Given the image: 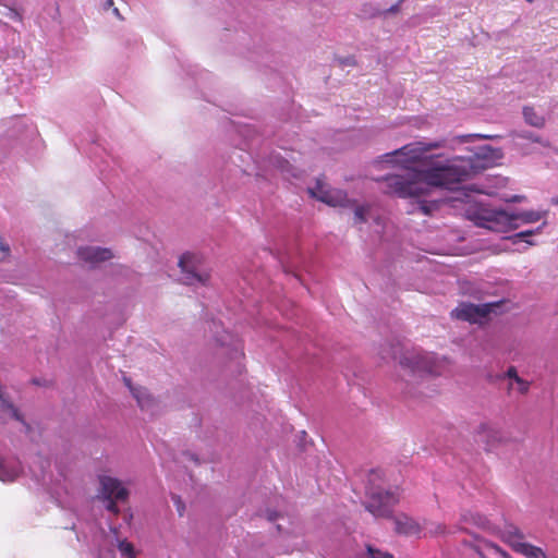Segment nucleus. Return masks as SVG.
<instances>
[{
	"instance_id": "14",
	"label": "nucleus",
	"mask_w": 558,
	"mask_h": 558,
	"mask_svg": "<svg viewBox=\"0 0 558 558\" xmlns=\"http://www.w3.org/2000/svg\"><path fill=\"white\" fill-rule=\"evenodd\" d=\"M523 117L525 122L534 128L541 129L545 125V118L538 114L533 107H524Z\"/></svg>"
},
{
	"instance_id": "12",
	"label": "nucleus",
	"mask_w": 558,
	"mask_h": 558,
	"mask_svg": "<svg viewBox=\"0 0 558 558\" xmlns=\"http://www.w3.org/2000/svg\"><path fill=\"white\" fill-rule=\"evenodd\" d=\"M124 383L131 390L133 397L137 400L141 409H148L153 404V398L141 387H133L130 378L124 377Z\"/></svg>"
},
{
	"instance_id": "33",
	"label": "nucleus",
	"mask_w": 558,
	"mask_h": 558,
	"mask_svg": "<svg viewBox=\"0 0 558 558\" xmlns=\"http://www.w3.org/2000/svg\"><path fill=\"white\" fill-rule=\"evenodd\" d=\"M472 135H463V136H460V142H469V138L471 137Z\"/></svg>"
},
{
	"instance_id": "29",
	"label": "nucleus",
	"mask_w": 558,
	"mask_h": 558,
	"mask_svg": "<svg viewBox=\"0 0 558 558\" xmlns=\"http://www.w3.org/2000/svg\"><path fill=\"white\" fill-rule=\"evenodd\" d=\"M0 250H1L2 252H4L7 255H8V254H9V252H10V247H9V245H8V244H4V243H2V242H0Z\"/></svg>"
},
{
	"instance_id": "7",
	"label": "nucleus",
	"mask_w": 558,
	"mask_h": 558,
	"mask_svg": "<svg viewBox=\"0 0 558 558\" xmlns=\"http://www.w3.org/2000/svg\"><path fill=\"white\" fill-rule=\"evenodd\" d=\"M520 547L519 553L524 555L526 558H546L543 550L536 546L525 543ZM477 553L481 558H511L507 551L490 542H484L480 545Z\"/></svg>"
},
{
	"instance_id": "13",
	"label": "nucleus",
	"mask_w": 558,
	"mask_h": 558,
	"mask_svg": "<svg viewBox=\"0 0 558 558\" xmlns=\"http://www.w3.org/2000/svg\"><path fill=\"white\" fill-rule=\"evenodd\" d=\"M502 539L517 553H519L520 546L525 544L522 542L523 535L514 526H510L502 532Z\"/></svg>"
},
{
	"instance_id": "36",
	"label": "nucleus",
	"mask_w": 558,
	"mask_h": 558,
	"mask_svg": "<svg viewBox=\"0 0 558 558\" xmlns=\"http://www.w3.org/2000/svg\"><path fill=\"white\" fill-rule=\"evenodd\" d=\"M527 2H533V0H526Z\"/></svg>"
},
{
	"instance_id": "32",
	"label": "nucleus",
	"mask_w": 558,
	"mask_h": 558,
	"mask_svg": "<svg viewBox=\"0 0 558 558\" xmlns=\"http://www.w3.org/2000/svg\"><path fill=\"white\" fill-rule=\"evenodd\" d=\"M112 11H113V14H114L118 19L123 20V16L120 14V11H119V9H118V8H113V9H112Z\"/></svg>"
},
{
	"instance_id": "37",
	"label": "nucleus",
	"mask_w": 558,
	"mask_h": 558,
	"mask_svg": "<svg viewBox=\"0 0 558 558\" xmlns=\"http://www.w3.org/2000/svg\"><path fill=\"white\" fill-rule=\"evenodd\" d=\"M557 203H558V198H557Z\"/></svg>"
},
{
	"instance_id": "28",
	"label": "nucleus",
	"mask_w": 558,
	"mask_h": 558,
	"mask_svg": "<svg viewBox=\"0 0 558 558\" xmlns=\"http://www.w3.org/2000/svg\"><path fill=\"white\" fill-rule=\"evenodd\" d=\"M404 0H399L398 3L393 4L392 7H390L387 12L388 13H398L399 10H400V4L403 2Z\"/></svg>"
},
{
	"instance_id": "25",
	"label": "nucleus",
	"mask_w": 558,
	"mask_h": 558,
	"mask_svg": "<svg viewBox=\"0 0 558 558\" xmlns=\"http://www.w3.org/2000/svg\"><path fill=\"white\" fill-rule=\"evenodd\" d=\"M280 517H281V514L279 512H277V511H272V510H267L266 511V518L269 521H276Z\"/></svg>"
},
{
	"instance_id": "34",
	"label": "nucleus",
	"mask_w": 558,
	"mask_h": 558,
	"mask_svg": "<svg viewBox=\"0 0 558 558\" xmlns=\"http://www.w3.org/2000/svg\"><path fill=\"white\" fill-rule=\"evenodd\" d=\"M476 136L481 137V138H485V140H492L495 137V136H490V135H476Z\"/></svg>"
},
{
	"instance_id": "9",
	"label": "nucleus",
	"mask_w": 558,
	"mask_h": 558,
	"mask_svg": "<svg viewBox=\"0 0 558 558\" xmlns=\"http://www.w3.org/2000/svg\"><path fill=\"white\" fill-rule=\"evenodd\" d=\"M311 195L329 206H347L350 201L347 193L338 189H328L322 180H317L315 187L310 189Z\"/></svg>"
},
{
	"instance_id": "18",
	"label": "nucleus",
	"mask_w": 558,
	"mask_h": 558,
	"mask_svg": "<svg viewBox=\"0 0 558 558\" xmlns=\"http://www.w3.org/2000/svg\"><path fill=\"white\" fill-rule=\"evenodd\" d=\"M118 548L121 551V554L126 556L128 558H135L134 546L130 542L125 539L119 542Z\"/></svg>"
},
{
	"instance_id": "35",
	"label": "nucleus",
	"mask_w": 558,
	"mask_h": 558,
	"mask_svg": "<svg viewBox=\"0 0 558 558\" xmlns=\"http://www.w3.org/2000/svg\"><path fill=\"white\" fill-rule=\"evenodd\" d=\"M438 532H439V533H444V532H445V526H440V525H439V526H438Z\"/></svg>"
},
{
	"instance_id": "27",
	"label": "nucleus",
	"mask_w": 558,
	"mask_h": 558,
	"mask_svg": "<svg viewBox=\"0 0 558 558\" xmlns=\"http://www.w3.org/2000/svg\"><path fill=\"white\" fill-rule=\"evenodd\" d=\"M506 375L509 377V378H512V379H517V377H519L518 375V372L515 369V367L513 366H510L506 373Z\"/></svg>"
},
{
	"instance_id": "22",
	"label": "nucleus",
	"mask_w": 558,
	"mask_h": 558,
	"mask_svg": "<svg viewBox=\"0 0 558 558\" xmlns=\"http://www.w3.org/2000/svg\"><path fill=\"white\" fill-rule=\"evenodd\" d=\"M519 136L531 142L539 143L545 147L549 146V143L547 141H543L541 137L534 136L531 132H523Z\"/></svg>"
},
{
	"instance_id": "5",
	"label": "nucleus",
	"mask_w": 558,
	"mask_h": 558,
	"mask_svg": "<svg viewBox=\"0 0 558 558\" xmlns=\"http://www.w3.org/2000/svg\"><path fill=\"white\" fill-rule=\"evenodd\" d=\"M99 481L101 486V494L108 501L106 508L108 511L117 515L119 513L117 502L126 501L129 497V490L122 486V483L118 478L105 475L101 476Z\"/></svg>"
},
{
	"instance_id": "3",
	"label": "nucleus",
	"mask_w": 558,
	"mask_h": 558,
	"mask_svg": "<svg viewBox=\"0 0 558 558\" xmlns=\"http://www.w3.org/2000/svg\"><path fill=\"white\" fill-rule=\"evenodd\" d=\"M466 214L469 219L476 226L494 232H507L517 229L519 227L517 220H521L524 223H533L542 218V214L538 211L531 210L519 214H508L505 210L493 209L483 204L470 207Z\"/></svg>"
},
{
	"instance_id": "24",
	"label": "nucleus",
	"mask_w": 558,
	"mask_h": 558,
	"mask_svg": "<svg viewBox=\"0 0 558 558\" xmlns=\"http://www.w3.org/2000/svg\"><path fill=\"white\" fill-rule=\"evenodd\" d=\"M515 383L519 385V391L521 393H526L527 392L530 385H529V383L526 380L522 379L519 376V377H517Z\"/></svg>"
},
{
	"instance_id": "30",
	"label": "nucleus",
	"mask_w": 558,
	"mask_h": 558,
	"mask_svg": "<svg viewBox=\"0 0 558 558\" xmlns=\"http://www.w3.org/2000/svg\"><path fill=\"white\" fill-rule=\"evenodd\" d=\"M475 524L477 525H484V523L486 522V519L481 517V515H477V519L474 520Z\"/></svg>"
},
{
	"instance_id": "19",
	"label": "nucleus",
	"mask_w": 558,
	"mask_h": 558,
	"mask_svg": "<svg viewBox=\"0 0 558 558\" xmlns=\"http://www.w3.org/2000/svg\"><path fill=\"white\" fill-rule=\"evenodd\" d=\"M367 558H393L389 553L381 551L372 545H366Z\"/></svg>"
},
{
	"instance_id": "23",
	"label": "nucleus",
	"mask_w": 558,
	"mask_h": 558,
	"mask_svg": "<svg viewBox=\"0 0 558 558\" xmlns=\"http://www.w3.org/2000/svg\"><path fill=\"white\" fill-rule=\"evenodd\" d=\"M365 214L366 209L363 206H357L354 210V221L356 223L364 222L366 220Z\"/></svg>"
},
{
	"instance_id": "10",
	"label": "nucleus",
	"mask_w": 558,
	"mask_h": 558,
	"mask_svg": "<svg viewBox=\"0 0 558 558\" xmlns=\"http://www.w3.org/2000/svg\"><path fill=\"white\" fill-rule=\"evenodd\" d=\"M77 256L83 262L95 265L111 259L113 253L109 248L85 246L77 250Z\"/></svg>"
},
{
	"instance_id": "15",
	"label": "nucleus",
	"mask_w": 558,
	"mask_h": 558,
	"mask_svg": "<svg viewBox=\"0 0 558 558\" xmlns=\"http://www.w3.org/2000/svg\"><path fill=\"white\" fill-rule=\"evenodd\" d=\"M477 435L481 440L489 442L488 438L493 437L495 439L497 430H495L489 424H481L477 429Z\"/></svg>"
},
{
	"instance_id": "21",
	"label": "nucleus",
	"mask_w": 558,
	"mask_h": 558,
	"mask_svg": "<svg viewBox=\"0 0 558 558\" xmlns=\"http://www.w3.org/2000/svg\"><path fill=\"white\" fill-rule=\"evenodd\" d=\"M16 476V472H9L2 464H0V481L12 482L15 480Z\"/></svg>"
},
{
	"instance_id": "8",
	"label": "nucleus",
	"mask_w": 558,
	"mask_h": 558,
	"mask_svg": "<svg viewBox=\"0 0 558 558\" xmlns=\"http://www.w3.org/2000/svg\"><path fill=\"white\" fill-rule=\"evenodd\" d=\"M497 306L495 303L486 304H472V303H460L452 312V317L469 322V323H482L492 312L493 307Z\"/></svg>"
},
{
	"instance_id": "4",
	"label": "nucleus",
	"mask_w": 558,
	"mask_h": 558,
	"mask_svg": "<svg viewBox=\"0 0 558 558\" xmlns=\"http://www.w3.org/2000/svg\"><path fill=\"white\" fill-rule=\"evenodd\" d=\"M400 364L402 367L420 376L424 374L438 376L448 366V361L447 359H438L430 353H409L402 357Z\"/></svg>"
},
{
	"instance_id": "2",
	"label": "nucleus",
	"mask_w": 558,
	"mask_h": 558,
	"mask_svg": "<svg viewBox=\"0 0 558 558\" xmlns=\"http://www.w3.org/2000/svg\"><path fill=\"white\" fill-rule=\"evenodd\" d=\"M364 508L375 518H391L393 508L400 500L397 486L387 485L385 472L380 469L371 470L367 476Z\"/></svg>"
},
{
	"instance_id": "1",
	"label": "nucleus",
	"mask_w": 558,
	"mask_h": 558,
	"mask_svg": "<svg viewBox=\"0 0 558 558\" xmlns=\"http://www.w3.org/2000/svg\"><path fill=\"white\" fill-rule=\"evenodd\" d=\"M446 146V140L409 143L393 151L404 163H423L426 168L409 171L405 174H388L380 179L383 192L400 198L420 199L429 194L432 187L452 190L454 185L469 180L486 168L484 159L475 154L471 157H456L446 162L434 161L436 155L427 153Z\"/></svg>"
},
{
	"instance_id": "20",
	"label": "nucleus",
	"mask_w": 558,
	"mask_h": 558,
	"mask_svg": "<svg viewBox=\"0 0 558 558\" xmlns=\"http://www.w3.org/2000/svg\"><path fill=\"white\" fill-rule=\"evenodd\" d=\"M420 210L424 215H430L435 209L438 208V202H426V201H420Z\"/></svg>"
},
{
	"instance_id": "11",
	"label": "nucleus",
	"mask_w": 558,
	"mask_h": 558,
	"mask_svg": "<svg viewBox=\"0 0 558 558\" xmlns=\"http://www.w3.org/2000/svg\"><path fill=\"white\" fill-rule=\"evenodd\" d=\"M395 531L398 534L414 535L420 532L418 523L404 513L395 518Z\"/></svg>"
},
{
	"instance_id": "31",
	"label": "nucleus",
	"mask_w": 558,
	"mask_h": 558,
	"mask_svg": "<svg viewBox=\"0 0 558 558\" xmlns=\"http://www.w3.org/2000/svg\"><path fill=\"white\" fill-rule=\"evenodd\" d=\"M113 7V0H106L104 9L108 10L109 8Z\"/></svg>"
},
{
	"instance_id": "17",
	"label": "nucleus",
	"mask_w": 558,
	"mask_h": 558,
	"mask_svg": "<svg viewBox=\"0 0 558 558\" xmlns=\"http://www.w3.org/2000/svg\"><path fill=\"white\" fill-rule=\"evenodd\" d=\"M535 233V231L533 230H525V231H521L519 233H515L511 236H509V240L513 243V244H517L521 241H524L526 242L529 245H533L534 243L531 242L529 240L530 236H532L533 234Z\"/></svg>"
},
{
	"instance_id": "26",
	"label": "nucleus",
	"mask_w": 558,
	"mask_h": 558,
	"mask_svg": "<svg viewBox=\"0 0 558 558\" xmlns=\"http://www.w3.org/2000/svg\"><path fill=\"white\" fill-rule=\"evenodd\" d=\"M173 500L175 501L177 506H178V512H179V515H183V511H184V505L182 504L181 499L179 496H173Z\"/></svg>"
},
{
	"instance_id": "6",
	"label": "nucleus",
	"mask_w": 558,
	"mask_h": 558,
	"mask_svg": "<svg viewBox=\"0 0 558 558\" xmlns=\"http://www.w3.org/2000/svg\"><path fill=\"white\" fill-rule=\"evenodd\" d=\"M199 257L192 253H185L180 257L179 266L182 270V280L185 284H195L196 282H198L205 286L209 281V274L205 271H199Z\"/></svg>"
},
{
	"instance_id": "16",
	"label": "nucleus",
	"mask_w": 558,
	"mask_h": 558,
	"mask_svg": "<svg viewBox=\"0 0 558 558\" xmlns=\"http://www.w3.org/2000/svg\"><path fill=\"white\" fill-rule=\"evenodd\" d=\"M1 400V409L2 411H9L12 415V417L19 422H22V423H25L24 420H23V416L22 414L20 413V411L14 407L13 403L7 401L5 399H0Z\"/></svg>"
}]
</instances>
